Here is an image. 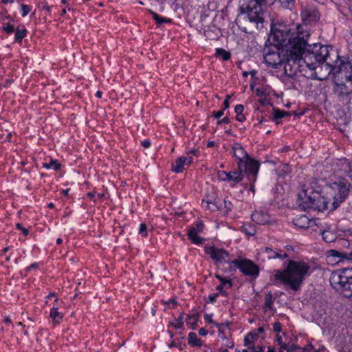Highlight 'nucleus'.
<instances>
[{
    "label": "nucleus",
    "instance_id": "obj_38",
    "mask_svg": "<svg viewBox=\"0 0 352 352\" xmlns=\"http://www.w3.org/2000/svg\"><path fill=\"white\" fill-rule=\"evenodd\" d=\"M208 209L210 210L211 211H215L219 209V207L217 206V202H212L210 201H206V206Z\"/></svg>",
    "mask_w": 352,
    "mask_h": 352
},
{
    "label": "nucleus",
    "instance_id": "obj_54",
    "mask_svg": "<svg viewBox=\"0 0 352 352\" xmlns=\"http://www.w3.org/2000/svg\"><path fill=\"white\" fill-rule=\"evenodd\" d=\"M236 120L237 121H239V122H243V121H245V116H244L243 113H241V114H237V115L236 116Z\"/></svg>",
    "mask_w": 352,
    "mask_h": 352
},
{
    "label": "nucleus",
    "instance_id": "obj_36",
    "mask_svg": "<svg viewBox=\"0 0 352 352\" xmlns=\"http://www.w3.org/2000/svg\"><path fill=\"white\" fill-rule=\"evenodd\" d=\"M2 29L6 34H11L15 31L14 25L9 23H3Z\"/></svg>",
    "mask_w": 352,
    "mask_h": 352
},
{
    "label": "nucleus",
    "instance_id": "obj_47",
    "mask_svg": "<svg viewBox=\"0 0 352 352\" xmlns=\"http://www.w3.org/2000/svg\"><path fill=\"white\" fill-rule=\"evenodd\" d=\"M218 295H219V293H214V294H210L208 296V302H210L211 303H214V302H216V298L218 296Z\"/></svg>",
    "mask_w": 352,
    "mask_h": 352
},
{
    "label": "nucleus",
    "instance_id": "obj_15",
    "mask_svg": "<svg viewBox=\"0 0 352 352\" xmlns=\"http://www.w3.org/2000/svg\"><path fill=\"white\" fill-rule=\"evenodd\" d=\"M258 254L261 257L262 260H270L272 258H280L283 260L288 257V254L282 250H274L269 247L262 248L259 250Z\"/></svg>",
    "mask_w": 352,
    "mask_h": 352
},
{
    "label": "nucleus",
    "instance_id": "obj_61",
    "mask_svg": "<svg viewBox=\"0 0 352 352\" xmlns=\"http://www.w3.org/2000/svg\"><path fill=\"white\" fill-rule=\"evenodd\" d=\"M263 347H259L258 349H256L255 347L251 350L250 352H263Z\"/></svg>",
    "mask_w": 352,
    "mask_h": 352
},
{
    "label": "nucleus",
    "instance_id": "obj_45",
    "mask_svg": "<svg viewBox=\"0 0 352 352\" xmlns=\"http://www.w3.org/2000/svg\"><path fill=\"white\" fill-rule=\"evenodd\" d=\"M282 325L279 322H276L273 324V330L274 332L279 333L281 331Z\"/></svg>",
    "mask_w": 352,
    "mask_h": 352
},
{
    "label": "nucleus",
    "instance_id": "obj_4",
    "mask_svg": "<svg viewBox=\"0 0 352 352\" xmlns=\"http://www.w3.org/2000/svg\"><path fill=\"white\" fill-rule=\"evenodd\" d=\"M311 274V266L302 261L288 260L283 270H274V279L286 289L298 291L305 278Z\"/></svg>",
    "mask_w": 352,
    "mask_h": 352
},
{
    "label": "nucleus",
    "instance_id": "obj_63",
    "mask_svg": "<svg viewBox=\"0 0 352 352\" xmlns=\"http://www.w3.org/2000/svg\"><path fill=\"white\" fill-rule=\"evenodd\" d=\"M43 9H45L47 12H50L51 7L50 6H48V5H45L43 6Z\"/></svg>",
    "mask_w": 352,
    "mask_h": 352
},
{
    "label": "nucleus",
    "instance_id": "obj_44",
    "mask_svg": "<svg viewBox=\"0 0 352 352\" xmlns=\"http://www.w3.org/2000/svg\"><path fill=\"white\" fill-rule=\"evenodd\" d=\"M224 206L225 208L226 209V212H229L232 210L233 205L230 201L224 199Z\"/></svg>",
    "mask_w": 352,
    "mask_h": 352
},
{
    "label": "nucleus",
    "instance_id": "obj_29",
    "mask_svg": "<svg viewBox=\"0 0 352 352\" xmlns=\"http://www.w3.org/2000/svg\"><path fill=\"white\" fill-rule=\"evenodd\" d=\"M323 240L327 243H331L336 241L337 236L336 234L331 230H324L322 232Z\"/></svg>",
    "mask_w": 352,
    "mask_h": 352
},
{
    "label": "nucleus",
    "instance_id": "obj_43",
    "mask_svg": "<svg viewBox=\"0 0 352 352\" xmlns=\"http://www.w3.org/2000/svg\"><path fill=\"white\" fill-rule=\"evenodd\" d=\"M212 314H206L204 315V319L208 322V323H211V324H214L216 327H220L221 324H219L218 323H216L214 322L213 320H212Z\"/></svg>",
    "mask_w": 352,
    "mask_h": 352
},
{
    "label": "nucleus",
    "instance_id": "obj_19",
    "mask_svg": "<svg viewBox=\"0 0 352 352\" xmlns=\"http://www.w3.org/2000/svg\"><path fill=\"white\" fill-rule=\"evenodd\" d=\"M329 256L338 258V261H352V250L350 252H340L336 250H329L327 252Z\"/></svg>",
    "mask_w": 352,
    "mask_h": 352
},
{
    "label": "nucleus",
    "instance_id": "obj_57",
    "mask_svg": "<svg viewBox=\"0 0 352 352\" xmlns=\"http://www.w3.org/2000/svg\"><path fill=\"white\" fill-rule=\"evenodd\" d=\"M199 334L201 336H205L208 334V331L206 330L204 328H201L199 330Z\"/></svg>",
    "mask_w": 352,
    "mask_h": 352
},
{
    "label": "nucleus",
    "instance_id": "obj_26",
    "mask_svg": "<svg viewBox=\"0 0 352 352\" xmlns=\"http://www.w3.org/2000/svg\"><path fill=\"white\" fill-rule=\"evenodd\" d=\"M214 55L217 58H220L223 61L229 60L231 56V54L229 51H226L222 48H217Z\"/></svg>",
    "mask_w": 352,
    "mask_h": 352
},
{
    "label": "nucleus",
    "instance_id": "obj_8",
    "mask_svg": "<svg viewBox=\"0 0 352 352\" xmlns=\"http://www.w3.org/2000/svg\"><path fill=\"white\" fill-rule=\"evenodd\" d=\"M331 287L343 296L352 300V268L333 272L329 278Z\"/></svg>",
    "mask_w": 352,
    "mask_h": 352
},
{
    "label": "nucleus",
    "instance_id": "obj_34",
    "mask_svg": "<svg viewBox=\"0 0 352 352\" xmlns=\"http://www.w3.org/2000/svg\"><path fill=\"white\" fill-rule=\"evenodd\" d=\"M289 115V112H287V111H285L283 110L276 109V110H274V120L280 119V118H283Z\"/></svg>",
    "mask_w": 352,
    "mask_h": 352
},
{
    "label": "nucleus",
    "instance_id": "obj_52",
    "mask_svg": "<svg viewBox=\"0 0 352 352\" xmlns=\"http://www.w3.org/2000/svg\"><path fill=\"white\" fill-rule=\"evenodd\" d=\"M223 287L224 286L223 285H219L218 286L216 287V290L218 291L217 293H219V294H221L223 295H226V292L223 291Z\"/></svg>",
    "mask_w": 352,
    "mask_h": 352
},
{
    "label": "nucleus",
    "instance_id": "obj_23",
    "mask_svg": "<svg viewBox=\"0 0 352 352\" xmlns=\"http://www.w3.org/2000/svg\"><path fill=\"white\" fill-rule=\"evenodd\" d=\"M50 317L54 324H59L63 318V314L58 311L57 307H53L50 309Z\"/></svg>",
    "mask_w": 352,
    "mask_h": 352
},
{
    "label": "nucleus",
    "instance_id": "obj_21",
    "mask_svg": "<svg viewBox=\"0 0 352 352\" xmlns=\"http://www.w3.org/2000/svg\"><path fill=\"white\" fill-rule=\"evenodd\" d=\"M294 223L300 228H308L310 224V220L305 215H300L294 219Z\"/></svg>",
    "mask_w": 352,
    "mask_h": 352
},
{
    "label": "nucleus",
    "instance_id": "obj_20",
    "mask_svg": "<svg viewBox=\"0 0 352 352\" xmlns=\"http://www.w3.org/2000/svg\"><path fill=\"white\" fill-rule=\"evenodd\" d=\"M244 171H241L238 169L237 171H230L228 173L227 181L228 182H233L234 184L239 183L243 180Z\"/></svg>",
    "mask_w": 352,
    "mask_h": 352
},
{
    "label": "nucleus",
    "instance_id": "obj_3",
    "mask_svg": "<svg viewBox=\"0 0 352 352\" xmlns=\"http://www.w3.org/2000/svg\"><path fill=\"white\" fill-rule=\"evenodd\" d=\"M276 0H244L239 7L240 13L236 19L239 30L247 34H252L255 30L263 26L264 22L263 7L270 6Z\"/></svg>",
    "mask_w": 352,
    "mask_h": 352
},
{
    "label": "nucleus",
    "instance_id": "obj_25",
    "mask_svg": "<svg viewBox=\"0 0 352 352\" xmlns=\"http://www.w3.org/2000/svg\"><path fill=\"white\" fill-rule=\"evenodd\" d=\"M275 298L272 296V294L271 292H268L265 294V302L263 305V309L265 311H267V309L272 310L273 309V304L274 302Z\"/></svg>",
    "mask_w": 352,
    "mask_h": 352
},
{
    "label": "nucleus",
    "instance_id": "obj_5",
    "mask_svg": "<svg viewBox=\"0 0 352 352\" xmlns=\"http://www.w3.org/2000/svg\"><path fill=\"white\" fill-rule=\"evenodd\" d=\"M338 81L335 85V93L346 104L351 102L352 94V57L338 58L336 64L330 69Z\"/></svg>",
    "mask_w": 352,
    "mask_h": 352
},
{
    "label": "nucleus",
    "instance_id": "obj_35",
    "mask_svg": "<svg viewBox=\"0 0 352 352\" xmlns=\"http://www.w3.org/2000/svg\"><path fill=\"white\" fill-rule=\"evenodd\" d=\"M215 277L221 281V284L220 285H223V286H226V285H228V287H232V281L230 279H227L226 278H223V276H221V275L219 274H216L215 275Z\"/></svg>",
    "mask_w": 352,
    "mask_h": 352
},
{
    "label": "nucleus",
    "instance_id": "obj_51",
    "mask_svg": "<svg viewBox=\"0 0 352 352\" xmlns=\"http://www.w3.org/2000/svg\"><path fill=\"white\" fill-rule=\"evenodd\" d=\"M230 123V119L228 117H224L223 119L221 120H219L217 121V124H228Z\"/></svg>",
    "mask_w": 352,
    "mask_h": 352
},
{
    "label": "nucleus",
    "instance_id": "obj_12",
    "mask_svg": "<svg viewBox=\"0 0 352 352\" xmlns=\"http://www.w3.org/2000/svg\"><path fill=\"white\" fill-rule=\"evenodd\" d=\"M264 61L268 66L276 69L281 64H285L284 56L282 55V50H280L276 45L272 48L265 50Z\"/></svg>",
    "mask_w": 352,
    "mask_h": 352
},
{
    "label": "nucleus",
    "instance_id": "obj_33",
    "mask_svg": "<svg viewBox=\"0 0 352 352\" xmlns=\"http://www.w3.org/2000/svg\"><path fill=\"white\" fill-rule=\"evenodd\" d=\"M184 314H180L179 316L175 320V322H171V325L173 326L175 329H179L183 327Z\"/></svg>",
    "mask_w": 352,
    "mask_h": 352
},
{
    "label": "nucleus",
    "instance_id": "obj_46",
    "mask_svg": "<svg viewBox=\"0 0 352 352\" xmlns=\"http://www.w3.org/2000/svg\"><path fill=\"white\" fill-rule=\"evenodd\" d=\"M244 110V107L243 104H237L234 107V112L236 114H241Z\"/></svg>",
    "mask_w": 352,
    "mask_h": 352
},
{
    "label": "nucleus",
    "instance_id": "obj_53",
    "mask_svg": "<svg viewBox=\"0 0 352 352\" xmlns=\"http://www.w3.org/2000/svg\"><path fill=\"white\" fill-rule=\"evenodd\" d=\"M247 177H248L247 176ZM248 179L250 182V190L252 191L253 194H254L255 190H254V183L256 181H253L252 179H250L249 178H248Z\"/></svg>",
    "mask_w": 352,
    "mask_h": 352
},
{
    "label": "nucleus",
    "instance_id": "obj_39",
    "mask_svg": "<svg viewBox=\"0 0 352 352\" xmlns=\"http://www.w3.org/2000/svg\"><path fill=\"white\" fill-rule=\"evenodd\" d=\"M283 168L280 170V176H285L290 173V168L288 164H283Z\"/></svg>",
    "mask_w": 352,
    "mask_h": 352
},
{
    "label": "nucleus",
    "instance_id": "obj_31",
    "mask_svg": "<svg viewBox=\"0 0 352 352\" xmlns=\"http://www.w3.org/2000/svg\"><path fill=\"white\" fill-rule=\"evenodd\" d=\"M43 166L47 169L52 168L55 170H58L60 168V164L56 160H51L50 163H43Z\"/></svg>",
    "mask_w": 352,
    "mask_h": 352
},
{
    "label": "nucleus",
    "instance_id": "obj_13",
    "mask_svg": "<svg viewBox=\"0 0 352 352\" xmlns=\"http://www.w3.org/2000/svg\"><path fill=\"white\" fill-rule=\"evenodd\" d=\"M205 253L209 255L210 258L215 264L227 262L226 259L229 258L230 254L223 248H219L214 245H206L204 247Z\"/></svg>",
    "mask_w": 352,
    "mask_h": 352
},
{
    "label": "nucleus",
    "instance_id": "obj_18",
    "mask_svg": "<svg viewBox=\"0 0 352 352\" xmlns=\"http://www.w3.org/2000/svg\"><path fill=\"white\" fill-rule=\"evenodd\" d=\"M252 219L257 224L265 225L271 222L269 214L263 210H256L252 214Z\"/></svg>",
    "mask_w": 352,
    "mask_h": 352
},
{
    "label": "nucleus",
    "instance_id": "obj_14",
    "mask_svg": "<svg viewBox=\"0 0 352 352\" xmlns=\"http://www.w3.org/2000/svg\"><path fill=\"white\" fill-rule=\"evenodd\" d=\"M300 16L302 21L307 23L316 22L320 18V14L318 8L313 5H308L302 8Z\"/></svg>",
    "mask_w": 352,
    "mask_h": 352
},
{
    "label": "nucleus",
    "instance_id": "obj_64",
    "mask_svg": "<svg viewBox=\"0 0 352 352\" xmlns=\"http://www.w3.org/2000/svg\"><path fill=\"white\" fill-rule=\"evenodd\" d=\"M219 352H228L227 349L221 348L219 349Z\"/></svg>",
    "mask_w": 352,
    "mask_h": 352
},
{
    "label": "nucleus",
    "instance_id": "obj_58",
    "mask_svg": "<svg viewBox=\"0 0 352 352\" xmlns=\"http://www.w3.org/2000/svg\"><path fill=\"white\" fill-rule=\"evenodd\" d=\"M38 267V263H34L31 264L29 267H28L27 270H28V271H30V270H32V269H36V268H37Z\"/></svg>",
    "mask_w": 352,
    "mask_h": 352
},
{
    "label": "nucleus",
    "instance_id": "obj_16",
    "mask_svg": "<svg viewBox=\"0 0 352 352\" xmlns=\"http://www.w3.org/2000/svg\"><path fill=\"white\" fill-rule=\"evenodd\" d=\"M204 228V224L202 221H197L195 226L190 227L188 230V236L191 241L196 245H201L204 239L200 237L198 234L202 232Z\"/></svg>",
    "mask_w": 352,
    "mask_h": 352
},
{
    "label": "nucleus",
    "instance_id": "obj_1",
    "mask_svg": "<svg viewBox=\"0 0 352 352\" xmlns=\"http://www.w3.org/2000/svg\"><path fill=\"white\" fill-rule=\"evenodd\" d=\"M341 57L329 45L309 44L296 66L297 74L307 78L324 80L330 74V69Z\"/></svg>",
    "mask_w": 352,
    "mask_h": 352
},
{
    "label": "nucleus",
    "instance_id": "obj_32",
    "mask_svg": "<svg viewBox=\"0 0 352 352\" xmlns=\"http://www.w3.org/2000/svg\"><path fill=\"white\" fill-rule=\"evenodd\" d=\"M280 6L285 9L291 10L295 4V0H278Z\"/></svg>",
    "mask_w": 352,
    "mask_h": 352
},
{
    "label": "nucleus",
    "instance_id": "obj_27",
    "mask_svg": "<svg viewBox=\"0 0 352 352\" xmlns=\"http://www.w3.org/2000/svg\"><path fill=\"white\" fill-rule=\"evenodd\" d=\"M199 320V314L195 313L191 315H188L186 318V322L187 325H190V328L195 329L197 325Z\"/></svg>",
    "mask_w": 352,
    "mask_h": 352
},
{
    "label": "nucleus",
    "instance_id": "obj_41",
    "mask_svg": "<svg viewBox=\"0 0 352 352\" xmlns=\"http://www.w3.org/2000/svg\"><path fill=\"white\" fill-rule=\"evenodd\" d=\"M296 349H298V347L295 344L289 345L287 344H285L284 345H282V349H285V350L287 351L288 352H293Z\"/></svg>",
    "mask_w": 352,
    "mask_h": 352
},
{
    "label": "nucleus",
    "instance_id": "obj_37",
    "mask_svg": "<svg viewBox=\"0 0 352 352\" xmlns=\"http://www.w3.org/2000/svg\"><path fill=\"white\" fill-rule=\"evenodd\" d=\"M21 12H22L21 16L23 17L28 15L32 10V7L30 6L25 5V4H22L21 6Z\"/></svg>",
    "mask_w": 352,
    "mask_h": 352
},
{
    "label": "nucleus",
    "instance_id": "obj_56",
    "mask_svg": "<svg viewBox=\"0 0 352 352\" xmlns=\"http://www.w3.org/2000/svg\"><path fill=\"white\" fill-rule=\"evenodd\" d=\"M198 154V150L197 149H192L191 151H189L187 153V156H192L191 155L197 156Z\"/></svg>",
    "mask_w": 352,
    "mask_h": 352
},
{
    "label": "nucleus",
    "instance_id": "obj_9",
    "mask_svg": "<svg viewBox=\"0 0 352 352\" xmlns=\"http://www.w3.org/2000/svg\"><path fill=\"white\" fill-rule=\"evenodd\" d=\"M351 184L345 178H339L337 181L332 183L331 188L334 190L333 195V201L330 204V211L337 209L342 203L347 198Z\"/></svg>",
    "mask_w": 352,
    "mask_h": 352
},
{
    "label": "nucleus",
    "instance_id": "obj_48",
    "mask_svg": "<svg viewBox=\"0 0 352 352\" xmlns=\"http://www.w3.org/2000/svg\"><path fill=\"white\" fill-rule=\"evenodd\" d=\"M16 228L19 230H21L23 232V234L25 235V236H27L29 233L28 230L22 227L21 224L18 223L16 224Z\"/></svg>",
    "mask_w": 352,
    "mask_h": 352
},
{
    "label": "nucleus",
    "instance_id": "obj_11",
    "mask_svg": "<svg viewBox=\"0 0 352 352\" xmlns=\"http://www.w3.org/2000/svg\"><path fill=\"white\" fill-rule=\"evenodd\" d=\"M230 264V268H232V265L237 267L244 275L256 278L259 275L260 269L257 265L249 259H235L231 262H228Z\"/></svg>",
    "mask_w": 352,
    "mask_h": 352
},
{
    "label": "nucleus",
    "instance_id": "obj_62",
    "mask_svg": "<svg viewBox=\"0 0 352 352\" xmlns=\"http://www.w3.org/2000/svg\"><path fill=\"white\" fill-rule=\"evenodd\" d=\"M1 2L3 3V4H7L8 3H13L14 2V0H1Z\"/></svg>",
    "mask_w": 352,
    "mask_h": 352
},
{
    "label": "nucleus",
    "instance_id": "obj_10",
    "mask_svg": "<svg viewBox=\"0 0 352 352\" xmlns=\"http://www.w3.org/2000/svg\"><path fill=\"white\" fill-rule=\"evenodd\" d=\"M294 32H292L291 28L285 24H273L271 28L270 38L275 43V45L283 48L287 42L293 36Z\"/></svg>",
    "mask_w": 352,
    "mask_h": 352
},
{
    "label": "nucleus",
    "instance_id": "obj_7",
    "mask_svg": "<svg viewBox=\"0 0 352 352\" xmlns=\"http://www.w3.org/2000/svg\"><path fill=\"white\" fill-rule=\"evenodd\" d=\"M234 156L238 160V169L244 171L250 179L256 180L260 164L251 158L239 143H234L232 147Z\"/></svg>",
    "mask_w": 352,
    "mask_h": 352
},
{
    "label": "nucleus",
    "instance_id": "obj_2",
    "mask_svg": "<svg viewBox=\"0 0 352 352\" xmlns=\"http://www.w3.org/2000/svg\"><path fill=\"white\" fill-rule=\"evenodd\" d=\"M309 32L302 25H298L296 26L293 36L282 48V55L285 60L284 66L285 75L289 77L297 75L298 67L296 66L309 45Z\"/></svg>",
    "mask_w": 352,
    "mask_h": 352
},
{
    "label": "nucleus",
    "instance_id": "obj_50",
    "mask_svg": "<svg viewBox=\"0 0 352 352\" xmlns=\"http://www.w3.org/2000/svg\"><path fill=\"white\" fill-rule=\"evenodd\" d=\"M276 341L277 342L278 344L280 346V349H282V345L285 344V343L283 342L282 336L279 334H276Z\"/></svg>",
    "mask_w": 352,
    "mask_h": 352
},
{
    "label": "nucleus",
    "instance_id": "obj_60",
    "mask_svg": "<svg viewBox=\"0 0 352 352\" xmlns=\"http://www.w3.org/2000/svg\"><path fill=\"white\" fill-rule=\"evenodd\" d=\"M229 107H230L229 101H228L227 100H224L223 110L227 109L228 108H229Z\"/></svg>",
    "mask_w": 352,
    "mask_h": 352
},
{
    "label": "nucleus",
    "instance_id": "obj_28",
    "mask_svg": "<svg viewBox=\"0 0 352 352\" xmlns=\"http://www.w3.org/2000/svg\"><path fill=\"white\" fill-rule=\"evenodd\" d=\"M188 344L193 346H201L202 345L201 339H199L197 334L194 332H190L188 333Z\"/></svg>",
    "mask_w": 352,
    "mask_h": 352
},
{
    "label": "nucleus",
    "instance_id": "obj_6",
    "mask_svg": "<svg viewBox=\"0 0 352 352\" xmlns=\"http://www.w3.org/2000/svg\"><path fill=\"white\" fill-rule=\"evenodd\" d=\"M300 206L304 209H313L319 212L329 210V200L322 195L320 191L314 190L312 187H307L298 195Z\"/></svg>",
    "mask_w": 352,
    "mask_h": 352
},
{
    "label": "nucleus",
    "instance_id": "obj_40",
    "mask_svg": "<svg viewBox=\"0 0 352 352\" xmlns=\"http://www.w3.org/2000/svg\"><path fill=\"white\" fill-rule=\"evenodd\" d=\"M139 234L143 236H147V226L145 223H141L139 228Z\"/></svg>",
    "mask_w": 352,
    "mask_h": 352
},
{
    "label": "nucleus",
    "instance_id": "obj_24",
    "mask_svg": "<svg viewBox=\"0 0 352 352\" xmlns=\"http://www.w3.org/2000/svg\"><path fill=\"white\" fill-rule=\"evenodd\" d=\"M28 30L23 25L19 26L15 30V41L18 43H21L23 38L26 36Z\"/></svg>",
    "mask_w": 352,
    "mask_h": 352
},
{
    "label": "nucleus",
    "instance_id": "obj_22",
    "mask_svg": "<svg viewBox=\"0 0 352 352\" xmlns=\"http://www.w3.org/2000/svg\"><path fill=\"white\" fill-rule=\"evenodd\" d=\"M258 337V336L256 333H254L252 332L248 333L244 338V345L246 347L251 349V350L253 349L255 347L254 342L257 340Z\"/></svg>",
    "mask_w": 352,
    "mask_h": 352
},
{
    "label": "nucleus",
    "instance_id": "obj_30",
    "mask_svg": "<svg viewBox=\"0 0 352 352\" xmlns=\"http://www.w3.org/2000/svg\"><path fill=\"white\" fill-rule=\"evenodd\" d=\"M153 19L156 21L157 25H161L163 23H171L172 20L170 19H167L165 17H161L156 12H151Z\"/></svg>",
    "mask_w": 352,
    "mask_h": 352
},
{
    "label": "nucleus",
    "instance_id": "obj_49",
    "mask_svg": "<svg viewBox=\"0 0 352 352\" xmlns=\"http://www.w3.org/2000/svg\"><path fill=\"white\" fill-rule=\"evenodd\" d=\"M224 114V110H220L218 111H213L212 116L215 118H219Z\"/></svg>",
    "mask_w": 352,
    "mask_h": 352
},
{
    "label": "nucleus",
    "instance_id": "obj_59",
    "mask_svg": "<svg viewBox=\"0 0 352 352\" xmlns=\"http://www.w3.org/2000/svg\"><path fill=\"white\" fill-rule=\"evenodd\" d=\"M226 345L229 348H232L234 346V344L232 342L229 341L228 339L225 338Z\"/></svg>",
    "mask_w": 352,
    "mask_h": 352
},
{
    "label": "nucleus",
    "instance_id": "obj_55",
    "mask_svg": "<svg viewBox=\"0 0 352 352\" xmlns=\"http://www.w3.org/2000/svg\"><path fill=\"white\" fill-rule=\"evenodd\" d=\"M141 144L142 146L144 147V148H148L150 146H151V142L149 140H144L141 142Z\"/></svg>",
    "mask_w": 352,
    "mask_h": 352
},
{
    "label": "nucleus",
    "instance_id": "obj_42",
    "mask_svg": "<svg viewBox=\"0 0 352 352\" xmlns=\"http://www.w3.org/2000/svg\"><path fill=\"white\" fill-rule=\"evenodd\" d=\"M218 178L223 182L227 181L228 173L223 170H219L217 173Z\"/></svg>",
    "mask_w": 352,
    "mask_h": 352
},
{
    "label": "nucleus",
    "instance_id": "obj_17",
    "mask_svg": "<svg viewBox=\"0 0 352 352\" xmlns=\"http://www.w3.org/2000/svg\"><path fill=\"white\" fill-rule=\"evenodd\" d=\"M193 161L192 156H181L172 165V170L176 173H182L185 166H189Z\"/></svg>",
    "mask_w": 352,
    "mask_h": 352
}]
</instances>
